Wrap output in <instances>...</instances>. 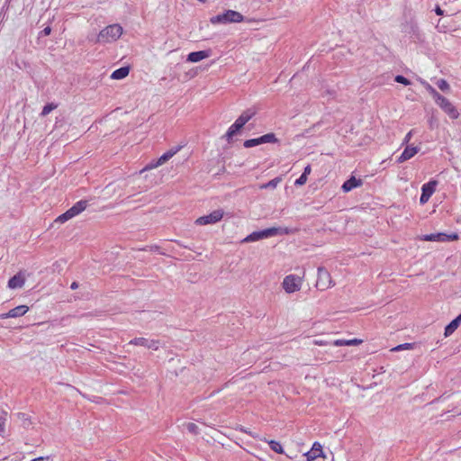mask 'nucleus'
Returning <instances> with one entry per match:
<instances>
[{"mask_svg":"<svg viewBox=\"0 0 461 461\" xmlns=\"http://www.w3.org/2000/svg\"><path fill=\"white\" fill-rule=\"evenodd\" d=\"M298 229L288 227H271L262 230L253 231L243 239V243L254 242L264 239H268L276 235L294 234Z\"/></svg>","mask_w":461,"mask_h":461,"instance_id":"f257e3e1","label":"nucleus"},{"mask_svg":"<svg viewBox=\"0 0 461 461\" xmlns=\"http://www.w3.org/2000/svg\"><path fill=\"white\" fill-rule=\"evenodd\" d=\"M122 34V27L118 24H111L103 29L97 35L96 42L110 43L117 41Z\"/></svg>","mask_w":461,"mask_h":461,"instance_id":"f03ea898","label":"nucleus"},{"mask_svg":"<svg viewBox=\"0 0 461 461\" xmlns=\"http://www.w3.org/2000/svg\"><path fill=\"white\" fill-rule=\"evenodd\" d=\"M244 20V16L236 11L228 10L223 14H217L211 17L210 22L212 24L217 23H240Z\"/></svg>","mask_w":461,"mask_h":461,"instance_id":"7ed1b4c3","label":"nucleus"},{"mask_svg":"<svg viewBox=\"0 0 461 461\" xmlns=\"http://www.w3.org/2000/svg\"><path fill=\"white\" fill-rule=\"evenodd\" d=\"M334 285L335 283L332 281V278L329 271L323 267H319L318 277L315 285L317 289H319L320 291H325L328 288L333 286Z\"/></svg>","mask_w":461,"mask_h":461,"instance_id":"20e7f679","label":"nucleus"},{"mask_svg":"<svg viewBox=\"0 0 461 461\" xmlns=\"http://www.w3.org/2000/svg\"><path fill=\"white\" fill-rule=\"evenodd\" d=\"M435 103L446 113L449 118L457 119L459 113L456 106L445 96L441 95L435 100Z\"/></svg>","mask_w":461,"mask_h":461,"instance_id":"39448f33","label":"nucleus"},{"mask_svg":"<svg viewBox=\"0 0 461 461\" xmlns=\"http://www.w3.org/2000/svg\"><path fill=\"white\" fill-rule=\"evenodd\" d=\"M302 278L295 275H289L284 278L283 288L288 294L299 291L302 286Z\"/></svg>","mask_w":461,"mask_h":461,"instance_id":"423d86ee","label":"nucleus"},{"mask_svg":"<svg viewBox=\"0 0 461 461\" xmlns=\"http://www.w3.org/2000/svg\"><path fill=\"white\" fill-rule=\"evenodd\" d=\"M160 345L161 342L158 339H148L143 337L134 338L127 344V346H140L152 350H158Z\"/></svg>","mask_w":461,"mask_h":461,"instance_id":"0eeeda50","label":"nucleus"},{"mask_svg":"<svg viewBox=\"0 0 461 461\" xmlns=\"http://www.w3.org/2000/svg\"><path fill=\"white\" fill-rule=\"evenodd\" d=\"M437 185V180H429L421 186V194L420 197V204H425L429 200L431 195L435 193Z\"/></svg>","mask_w":461,"mask_h":461,"instance_id":"6e6552de","label":"nucleus"},{"mask_svg":"<svg viewBox=\"0 0 461 461\" xmlns=\"http://www.w3.org/2000/svg\"><path fill=\"white\" fill-rule=\"evenodd\" d=\"M223 217L222 210H215L208 215L201 216L196 219L195 223L198 225L213 224L220 221Z\"/></svg>","mask_w":461,"mask_h":461,"instance_id":"1a4fd4ad","label":"nucleus"},{"mask_svg":"<svg viewBox=\"0 0 461 461\" xmlns=\"http://www.w3.org/2000/svg\"><path fill=\"white\" fill-rule=\"evenodd\" d=\"M422 240H426V241H437V242L454 241V240H458V235L456 233L446 234L443 232H438V233L424 235Z\"/></svg>","mask_w":461,"mask_h":461,"instance_id":"9d476101","label":"nucleus"},{"mask_svg":"<svg viewBox=\"0 0 461 461\" xmlns=\"http://www.w3.org/2000/svg\"><path fill=\"white\" fill-rule=\"evenodd\" d=\"M181 149V146L175 147L168 151L165 152L162 156H160L155 163H150L146 167L147 168H154L158 166L163 165L167 160H169L175 154H176Z\"/></svg>","mask_w":461,"mask_h":461,"instance_id":"9b49d317","label":"nucleus"},{"mask_svg":"<svg viewBox=\"0 0 461 461\" xmlns=\"http://www.w3.org/2000/svg\"><path fill=\"white\" fill-rule=\"evenodd\" d=\"M307 461H316L319 457L325 458L322 451V446L319 442H314L311 450L305 453Z\"/></svg>","mask_w":461,"mask_h":461,"instance_id":"f8f14e48","label":"nucleus"},{"mask_svg":"<svg viewBox=\"0 0 461 461\" xmlns=\"http://www.w3.org/2000/svg\"><path fill=\"white\" fill-rule=\"evenodd\" d=\"M25 283V276L22 272L17 273L8 281V287L11 289H17L23 286Z\"/></svg>","mask_w":461,"mask_h":461,"instance_id":"ddd939ff","label":"nucleus"},{"mask_svg":"<svg viewBox=\"0 0 461 461\" xmlns=\"http://www.w3.org/2000/svg\"><path fill=\"white\" fill-rule=\"evenodd\" d=\"M210 50L193 51L188 54L186 60L192 63H196L210 57Z\"/></svg>","mask_w":461,"mask_h":461,"instance_id":"4468645a","label":"nucleus"},{"mask_svg":"<svg viewBox=\"0 0 461 461\" xmlns=\"http://www.w3.org/2000/svg\"><path fill=\"white\" fill-rule=\"evenodd\" d=\"M419 149H420L418 147L407 146L404 149V150L402 151V153L401 154V156L397 158V162L402 163V162L411 158L418 153Z\"/></svg>","mask_w":461,"mask_h":461,"instance_id":"2eb2a0df","label":"nucleus"},{"mask_svg":"<svg viewBox=\"0 0 461 461\" xmlns=\"http://www.w3.org/2000/svg\"><path fill=\"white\" fill-rule=\"evenodd\" d=\"M244 124L237 119L235 122L228 129L226 134L224 137L228 140V142H230L232 140V138L234 135H236L242 128Z\"/></svg>","mask_w":461,"mask_h":461,"instance_id":"dca6fc26","label":"nucleus"},{"mask_svg":"<svg viewBox=\"0 0 461 461\" xmlns=\"http://www.w3.org/2000/svg\"><path fill=\"white\" fill-rule=\"evenodd\" d=\"M362 184L363 181L360 178L357 179L352 176L349 179L343 183L341 188L343 192L348 193L356 187L361 186Z\"/></svg>","mask_w":461,"mask_h":461,"instance_id":"f3484780","label":"nucleus"},{"mask_svg":"<svg viewBox=\"0 0 461 461\" xmlns=\"http://www.w3.org/2000/svg\"><path fill=\"white\" fill-rule=\"evenodd\" d=\"M29 311L27 305H19L11 309L6 314L5 318H17L23 316Z\"/></svg>","mask_w":461,"mask_h":461,"instance_id":"a211bd4d","label":"nucleus"},{"mask_svg":"<svg viewBox=\"0 0 461 461\" xmlns=\"http://www.w3.org/2000/svg\"><path fill=\"white\" fill-rule=\"evenodd\" d=\"M88 205V201L86 200H80L77 202L71 208L68 209V212L72 215V217H75L78 215L80 212H82Z\"/></svg>","mask_w":461,"mask_h":461,"instance_id":"6ab92c4d","label":"nucleus"},{"mask_svg":"<svg viewBox=\"0 0 461 461\" xmlns=\"http://www.w3.org/2000/svg\"><path fill=\"white\" fill-rule=\"evenodd\" d=\"M130 73V68L129 67H122L118 69H115L112 75H111V78L112 79H116V80H120V79H123L125 78Z\"/></svg>","mask_w":461,"mask_h":461,"instance_id":"aec40b11","label":"nucleus"},{"mask_svg":"<svg viewBox=\"0 0 461 461\" xmlns=\"http://www.w3.org/2000/svg\"><path fill=\"white\" fill-rule=\"evenodd\" d=\"M258 138H259L260 144L278 142V139L276 137V134L273 132L267 133Z\"/></svg>","mask_w":461,"mask_h":461,"instance_id":"412c9836","label":"nucleus"},{"mask_svg":"<svg viewBox=\"0 0 461 461\" xmlns=\"http://www.w3.org/2000/svg\"><path fill=\"white\" fill-rule=\"evenodd\" d=\"M362 342L361 339H337L334 341L335 346H353L358 345Z\"/></svg>","mask_w":461,"mask_h":461,"instance_id":"4be33fe9","label":"nucleus"},{"mask_svg":"<svg viewBox=\"0 0 461 461\" xmlns=\"http://www.w3.org/2000/svg\"><path fill=\"white\" fill-rule=\"evenodd\" d=\"M282 181L280 176L275 177L267 183H265L259 186L260 189H275L278 184Z\"/></svg>","mask_w":461,"mask_h":461,"instance_id":"5701e85b","label":"nucleus"},{"mask_svg":"<svg viewBox=\"0 0 461 461\" xmlns=\"http://www.w3.org/2000/svg\"><path fill=\"white\" fill-rule=\"evenodd\" d=\"M255 115V112L248 109L244 111L239 117V121H240L244 125Z\"/></svg>","mask_w":461,"mask_h":461,"instance_id":"b1692460","label":"nucleus"},{"mask_svg":"<svg viewBox=\"0 0 461 461\" xmlns=\"http://www.w3.org/2000/svg\"><path fill=\"white\" fill-rule=\"evenodd\" d=\"M460 324L455 321V319L448 323L445 328V336H450L459 326Z\"/></svg>","mask_w":461,"mask_h":461,"instance_id":"393cba45","label":"nucleus"},{"mask_svg":"<svg viewBox=\"0 0 461 461\" xmlns=\"http://www.w3.org/2000/svg\"><path fill=\"white\" fill-rule=\"evenodd\" d=\"M268 445H269V447L271 448V450H273L274 452H276L277 454L284 453V448L278 441L269 440Z\"/></svg>","mask_w":461,"mask_h":461,"instance_id":"a878e982","label":"nucleus"},{"mask_svg":"<svg viewBox=\"0 0 461 461\" xmlns=\"http://www.w3.org/2000/svg\"><path fill=\"white\" fill-rule=\"evenodd\" d=\"M423 85L425 86L426 90L429 93L434 101L440 96V94L429 83L424 82Z\"/></svg>","mask_w":461,"mask_h":461,"instance_id":"bb28decb","label":"nucleus"},{"mask_svg":"<svg viewBox=\"0 0 461 461\" xmlns=\"http://www.w3.org/2000/svg\"><path fill=\"white\" fill-rule=\"evenodd\" d=\"M57 108V104L53 103L47 104L43 106L42 111L41 113V116H47L51 111Z\"/></svg>","mask_w":461,"mask_h":461,"instance_id":"cd10ccee","label":"nucleus"},{"mask_svg":"<svg viewBox=\"0 0 461 461\" xmlns=\"http://www.w3.org/2000/svg\"><path fill=\"white\" fill-rule=\"evenodd\" d=\"M437 86L443 92H448L450 90V86L445 79L438 80Z\"/></svg>","mask_w":461,"mask_h":461,"instance_id":"c85d7f7f","label":"nucleus"},{"mask_svg":"<svg viewBox=\"0 0 461 461\" xmlns=\"http://www.w3.org/2000/svg\"><path fill=\"white\" fill-rule=\"evenodd\" d=\"M260 145L259 138L249 139L244 141L243 146L245 148H252L255 146Z\"/></svg>","mask_w":461,"mask_h":461,"instance_id":"c756f323","label":"nucleus"},{"mask_svg":"<svg viewBox=\"0 0 461 461\" xmlns=\"http://www.w3.org/2000/svg\"><path fill=\"white\" fill-rule=\"evenodd\" d=\"M72 215L70 214V212H68V210L67 212H65L64 213H62L61 215H59L57 219H56V221L57 222H60V223H64L66 222L67 221L72 219Z\"/></svg>","mask_w":461,"mask_h":461,"instance_id":"7c9ffc66","label":"nucleus"},{"mask_svg":"<svg viewBox=\"0 0 461 461\" xmlns=\"http://www.w3.org/2000/svg\"><path fill=\"white\" fill-rule=\"evenodd\" d=\"M412 348H413V344L403 343V344H400V345L394 347L392 350L393 351H401V350H404V349H412Z\"/></svg>","mask_w":461,"mask_h":461,"instance_id":"2f4dec72","label":"nucleus"},{"mask_svg":"<svg viewBox=\"0 0 461 461\" xmlns=\"http://www.w3.org/2000/svg\"><path fill=\"white\" fill-rule=\"evenodd\" d=\"M394 81L397 82V83L402 84L404 86L411 85V81L408 78H406L405 77L402 76V75L396 76L395 78H394Z\"/></svg>","mask_w":461,"mask_h":461,"instance_id":"473e14b6","label":"nucleus"},{"mask_svg":"<svg viewBox=\"0 0 461 461\" xmlns=\"http://www.w3.org/2000/svg\"><path fill=\"white\" fill-rule=\"evenodd\" d=\"M186 429L192 433V434H197L198 431H199V428L196 424L193 423V422H189L186 424Z\"/></svg>","mask_w":461,"mask_h":461,"instance_id":"72a5a7b5","label":"nucleus"},{"mask_svg":"<svg viewBox=\"0 0 461 461\" xmlns=\"http://www.w3.org/2000/svg\"><path fill=\"white\" fill-rule=\"evenodd\" d=\"M307 176L301 175L299 178H297L294 182L295 185H303L306 183Z\"/></svg>","mask_w":461,"mask_h":461,"instance_id":"f704fd0d","label":"nucleus"},{"mask_svg":"<svg viewBox=\"0 0 461 461\" xmlns=\"http://www.w3.org/2000/svg\"><path fill=\"white\" fill-rule=\"evenodd\" d=\"M51 32V28L50 26L45 27L41 32V36H48Z\"/></svg>","mask_w":461,"mask_h":461,"instance_id":"c9c22d12","label":"nucleus"},{"mask_svg":"<svg viewBox=\"0 0 461 461\" xmlns=\"http://www.w3.org/2000/svg\"><path fill=\"white\" fill-rule=\"evenodd\" d=\"M411 136H412V131H410L406 134V136L404 137L403 143H405V142H406V143H407V142H409V141H410V140H411Z\"/></svg>","mask_w":461,"mask_h":461,"instance_id":"e433bc0d","label":"nucleus"},{"mask_svg":"<svg viewBox=\"0 0 461 461\" xmlns=\"http://www.w3.org/2000/svg\"><path fill=\"white\" fill-rule=\"evenodd\" d=\"M311 170H312V169H311V166H310V165H308V166H306V167H304V170H303V174H302V175H303V176H307L311 173Z\"/></svg>","mask_w":461,"mask_h":461,"instance_id":"4c0bfd02","label":"nucleus"},{"mask_svg":"<svg viewBox=\"0 0 461 461\" xmlns=\"http://www.w3.org/2000/svg\"><path fill=\"white\" fill-rule=\"evenodd\" d=\"M49 459H50L49 456H41V457L34 458L32 461H49Z\"/></svg>","mask_w":461,"mask_h":461,"instance_id":"58836bf2","label":"nucleus"},{"mask_svg":"<svg viewBox=\"0 0 461 461\" xmlns=\"http://www.w3.org/2000/svg\"><path fill=\"white\" fill-rule=\"evenodd\" d=\"M435 12H436V14H437L438 15H442V14H443V13H444V12H443V10H442L438 5V6H436V8H435Z\"/></svg>","mask_w":461,"mask_h":461,"instance_id":"ea45409f","label":"nucleus"},{"mask_svg":"<svg viewBox=\"0 0 461 461\" xmlns=\"http://www.w3.org/2000/svg\"><path fill=\"white\" fill-rule=\"evenodd\" d=\"M77 287H78V283H77V282H73V283L71 284V285H70V288H71L72 290H75V289H77Z\"/></svg>","mask_w":461,"mask_h":461,"instance_id":"a19ab883","label":"nucleus"},{"mask_svg":"<svg viewBox=\"0 0 461 461\" xmlns=\"http://www.w3.org/2000/svg\"><path fill=\"white\" fill-rule=\"evenodd\" d=\"M4 431H5L4 423L0 421V435L2 433H4Z\"/></svg>","mask_w":461,"mask_h":461,"instance_id":"79ce46f5","label":"nucleus"},{"mask_svg":"<svg viewBox=\"0 0 461 461\" xmlns=\"http://www.w3.org/2000/svg\"><path fill=\"white\" fill-rule=\"evenodd\" d=\"M18 416H19L20 418H23V419L24 420V426H26V423H25V421H26L25 414H24V413H18Z\"/></svg>","mask_w":461,"mask_h":461,"instance_id":"37998d69","label":"nucleus"},{"mask_svg":"<svg viewBox=\"0 0 461 461\" xmlns=\"http://www.w3.org/2000/svg\"><path fill=\"white\" fill-rule=\"evenodd\" d=\"M455 321H456L459 324L461 323V313L456 318H455Z\"/></svg>","mask_w":461,"mask_h":461,"instance_id":"c03bdc74","label":"nucleus"}]
</instances>
